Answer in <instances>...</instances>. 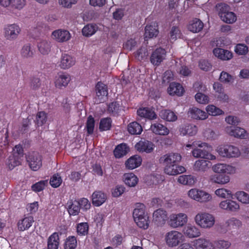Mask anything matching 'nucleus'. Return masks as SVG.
Returning <instances> with one entry per match:
<instances>
[{"label":"nucleus","mask_w":249,"mask_h":249,"mask_svg":"<svg viewBox=\"0 0 249 249\" xmlns=\"http://www.w3.org/2000/svg\"><path fill=\"white\" fill-rule=\"evenodd\" d=\"M194 148L192 151V156L196 158H202L210 160H215L216 157L210 151L212 149L211 145L200 141L193 142Z\"/></svg>","instance_id":"f257e3e1"},{"label":"nucleus","mask_w":249,"mask_h":249,"mask_svg":"<svg viewBox=\"0 0 249 249\" xmlns=\"http://www.w3.org/2000/svg\"><path fill=\"white\" fill-rule=\"evenodd\" d=\"M196 225L202 229L209 230L215 224V217L213 214L206 212H199L194 217Z\"/></svg>","instance_id":"f03ea898"},{"label":"nucleus","mask_w":249,"mask_h":249,"mask_svg":"<svg viewBox=\"0 0 249 249\" xmlns=\"http://www.w3.org/2000/svg\"><path fill=\"white\" fill-rule=\"evenodd\" d=\"M215 150L223 158H238L241 155L240 150L238 147L230 144L219 145Z\"/></svg>","instance_id":"7ed1b4c3"},{"label":"nucleus","mask_w":249,"mask_h":249,"mask_svg":"<svg viewBox=\"0 0 249 249\" xmlns=\"http://www.w3.org/2000/svg\"><path fill=\"white\" fill-rule=\"evenodd\" d=\"M188 198L200 203H208L213 200L212 196L207 192L197 188H192L187 192Z\"/></svg>","instance_id":"20e7f679"},{"label":"nucleus","mask_w":249,"mask_h":249,"mask_svg":"<svg viewBox=\"0 0 249 249\" xmlns=\"http://www.w3.org/2000/svg\"><path fill=\"white\" fill-rule=\"evenodd\" d=\"M183 234L178 231L172 230L167 232L164 236L166 245L170 248L178 246L183 241Z\"/></svg>","instance_id":"39448f33"},{"label":"nucleus","mask_w":249,"mask_h":249,"mask_svg":"<svg viewBox=\"0 0 249 249\" xmlns=\"http://www.w3.org/2000/svg\"><path fill=\"white\" fill-rule=\"evenodd\" d=\"M188 219V216L185 213H173L169 217L168 225L174 229L182 227L187 223Z\"/></svg>","instance_id":"423d86ee"},{"label":"nucleus","mask_w":249,"mask_h":249,"mask_svg":"<svg viewBox=\"0 0 249 249\" xmlns=\"http://www.w3.org/2000/svg\"><path fill=\"white\" fill-rule=\"evenodd\" d=\"M168 218L167 211L160 208L154 211L152 215V222L157 227H163Z\"/></svg>","instance_id":"0eeeda50"},{"label":"nucleus","mask_w":249,"mask_h":249,"mask_svg":"<svg viewBox=\"0 0 249 249\" xmlns=\"http://www.w3.org/2000/svg\"><path fill=\"white\" fill-rule=\"evenodd\" d=\"M21 32V29L17 24L6 25L4 28V36L8 40H14L18 38Z\"/></svg>","instance_id":"6e6552de"},{"label":"nucleus","mask_w":249,"mask_h":249,"mask_svg":"<svg viewBox=\"0 0 249 249\" xmlns=\"http://www.w3.org/2000/svg\"><path fill=\"white\" fill-rule=\"evenodd\" d=\"M26 159L30 168L34 171L38 170L42 166V157L37 152L29 153Z\"/></svg>","instance_id":"1a4fd4ad"},{"label":"nucleus","mask_w":249,"mask_h":249,"mask_svg":"<svg viewBox=\"0 0 249 249\" xmlns=\"http://www.w3.org/2000/svg\"><path fill=\"white\" fill-rule=\"evenodd\" d=\"M213 171L216 174L233 175L236 173L235 167L228 164L218 163L212 166Z\"/></svg>","instance_id":"9d476101"},{"label":"nucleus","mask_w":249,"mask_h":249,"mask_svg":"<svg viewBox=\"0 0 249 249\" xmlns=\"http://www.w3.org/2000/svg\"><path fill=\"white\" fill-rule=\"evenodd\" d=\"M182 159L181 155L178 153H170L162 156L159 161L162 164H173L178 165Z\"/></svg>","instance_id":"9b49d317"},{"label":"nucleus","mask_w":249,"mask_h":249,"mask_svg":"<svg viewBox=\"0 0 249 249\" xmlns=\"http://www.w3.org/2000/svg\"><path fill=\"white\" fill-rule=\"evenodd\" d=\"M225 131L230 136L236 138L244 139L248 137L247 131L239 126H228L225 127Z\"/></svg>","instance_id":"f8f14e48"},{"label":"nucleus","mask_w":249,"mask_h":249,"mask_svg":"<svg viewBox=\"0 0 249 249\" xmlns=\"http://www.w3.org/2000/svg\"><path fill=\"white\" fill-rule=\"evenodd\" d=\"M218 207L221 210L230 212H236L240 209L238 203L228 198L220 201L218 204Z\"/></svg>","instance_id":"ddd939ff"},{"label":"nucleus","mask_w":249,"mask_h":249,"mask_svg":"<svg viewBox=\"0 0 249 249\" xmlns=\"http://www.w3.org/2000/svg\"><path fill=\"white\" fill-rule=\"evenodd\" d=\"M51 37L53 40L57 42H65L71 39V34L67 30L57 29L52 33Z\"/></svg>","instance_id":"4468645a"},{"label":"nucleus","mask_w":249,"mask_h":249,"mask_svg":"<svg viewBox=\"0 0 249 249\" xmlns=\"http://www.w3.org/2000/svg\"><path fill=\"white\" fill-rule=\"evenodd\" d=\"M96 102L101 103L104 102L107 98L108 89L107 86L104 83L99 82L95 87Z\"/></svg>","instance_id":"2eb2a0df"},{"label":"nucleus","mask_w":249,"mask_h":249,"mask_svg":"<svg viewBox=\"0 0 249 249\" xmlns=\"http://www.w3.org/2000/svg\"><path fill=\"white\" fill-rule=\"evenodd\" d=\"M187 114L189 117L197 120H204L208 118V115L205 111L195 107H190Z\"/></svg>","instance_id":"dca6fc26"},{"label":"nucleus","mask_w":249,"mask_h":249,"mask_svg":"<svg viewBox=\"0 0 249 249\" xmlns=\"http://www.w3.org/2000/svg\"><path fill=\"white\" fill-rule=\"evenodd\" d=\"M164 167V172L169 176H176L186 172V169L184 167L173 164H163Z\"/></svg>","instance_id":"f3484780"},{"label":"nucleus","mask_w":249,"mask_h":249,"mask_svg":"<svg viewBox=\"0 0 249 249\" xmlns=\"http://www.w3.org/2000/svg\"><path fill=\"white\" fill-rule=\"evenodd\" d=\"M209 160L206 159H199L195 161L193 168L196 172L204 173L210 169L211 163Z\"/></svg>","instance_id":"a211bd4d"},{"label":"nucleus","mask_w":249,"mask_h":249,"mask_svg":"<svg viewBox=\"0 0 249 249\" xmlns=\"http://www.w3.org/2000/svg\"><path fill=\"white\" fill-rule=\"evenodd\" d=\"M154 147L153 143L147 140L140 141L135 145V149L139 152L147 153L152 152Z\"/></svg>","instance_id":"6ab92c4d"},{"label":"nucleus","mask_w":249,"mask_h":249,"mask_svg":"<svg viewBox=\"0 0 249 249\" xmlns=\"http://www.w3.org/2000/svg\"><path fill=\"white\" fill-rule=\"evenodd\" d=\"M166 52L164 49L159 48L153 52L150 61L154 65L158 66L165 59Z\"/></svg>","instance_id":"aec40b11"},{"label":"nucleus","mask_w":249,"mask_h":249,"mask_svg":"<svg viewBox=\"0 0 249 249\" xmlns=\"http://www.w3.org/2000/svg\"><path fill=\"white\" fill-rule=\"evenodd\" d=\"M2 7L11 6L13 10L17 11L21 10L26 4V0H5Z\"/></svg>","instance_id":"412c9836"},{"label":"nucleus","mask_w":249,"mask_h":249,"mask_svg":"<svg viewBox=\"0 0 249 249\" xmlns=\"http://www.w3.org/2000/svg\"><path fill=\"white\" fill-rule=\"evenodd\" d=\"M71 81V76L69 74L62 73L56 76L54 84L55 86L58 89H63L67 87Z\"/></svg>","instance_id":"4be33fe9"},{"label":"nucleus","mask_w":249,"mask_h":249,"mask_svg":"<svg viewBox=\"0 0 249 249\" xmlns=\"http://www.w3.org/2000/svg\"><path fill=\"white\" fill-rule=\"evenodd\" d=\"M183 234L190 238L197 237L201 234L200 230L195 225L192 224H187L183 229Z\"/></svg>","instance_id":"5701e85b"},{"label":"nucleus","mask_w":249,"mask_h":249,"mask_svg":"<svg viewBox=\"0 0 249 249\" xmlns=\"http://www.w3.org/2000/svg\"><path fill=\"white\" fill-rule=\"evenodd\" d=\"M75 62L74 57L69 54L64 53L61 56L59 66L63 69H68L74 66Z\"/></svg>","instance_id":"b1692460"},{"label":"nucleus","mask_w":249,"mask_h":249,"mask_svg":"<svg viewBox=\"0 0 249 249\" xmlns=\"http://www.w3.org/2000/svg\"><path fill=\"white\" fill-rule=\"evenodd\" d=\"M107 197V195L103 192L96 191L91 195L92 204L96 207H99L104 203Z\"/></svg>","instance_id":"393cba45"},{"label":"nucleus","mask_w":249,"mask_h":249,"mask_svg":"<svg viewBox=\"0 0 249 249\" xmlns=\"http://www.w3.org/2000/svg\"><path fill=\"white\" fill-rule=\"evenodd\" d=\"M123 180L124 183L129 187H135L139 182L138 177L132 172L124 173L123 176Z\"/></svg>","instance_id":"a878e982"},{"label":"nucleus","mask_w":249,"mask_h":249,"mask_svg":"<svg viewBox=\"0 0 249 249\" xmlns=\"http://www.w3.org/2000/svg\"><path fill=\"white\" fill-rule=\"evenodd\" d=\"M196 249H216L213 242L209 239L199 238L195 241Z\"/></svg>","instance_id":"bb28decb"},{"label":"nucleus","mask_w":249,"mask_h":249,"mask_svg":"<svg viewBox=\"0 0 249 249\" xmlns=\"http://www.w3.org/2000/svg\"><path fill=\"white\" fill-rule=\"evenodd\" d=\"M142 162L141 157L137 155L132 156L125 162V166L128 170H133L139 167Z\"/></svg>","instance_id":"cd10ccee"},{"label":"nucleus","mask_w":249,"mask_h":249,"mask_svg":"<svg viewBox=\"0 0 249 249\" xmlns=\"http://www.w3.org/2000/svg\"><path fill=\"white\" fill-rule=\"evenodd\" d=\"M150 129L154 134L159 135L166 136L170 132L166 126L157 122L151 124Z\"/></svg>","instance_id":"c85d7f7f"},{"label":"nucleus","mask_w":249,"mask_h":249,"mask_svg":"<svg viewBox=\"0 0 249 249\" xmlns=\"http://www.w3.org/2000/svg\"><path fill=\"white\" fill-rule=\"evenodd\" d=\"M213 53L215 57L222 60H229L232 57V53L231 52L220 48H214Z\"/></svg>","instance_id":"c756f323"},{"label":"nucleus","mask_w":249,"mask_h":249,"mask_svg":"<svg viewBox=\"0 0 249 249\" xmlns=\"http://www.w3.org/2000/svg\"><path fill=\"white\" fill-rule=\"evenodd\" d=\"M159 30L157 23L154 22L146 25L145 28L144 38L147 39L157 36Z\"/></svg>","instance_id":"7c9ffc66"},{"label":"nucleus","mask_w":249,"mask_h":249,"mask_svg":"<svg viewBox=\"0 0 249 249\" xmlns=\"http://www.w3.org/2000/svg\"><path fill=\"white\" fill-rule=\"evenodd\" d=\"M196 181V178L192 175H180L177 178V182L183 185L192 186Z\"/></svg>","instance_id":"2f4dec72"},{"label":"nucleus","mask_w":249,"mask_h":249,"mask_svg":"<svg viewBox=\"0 0 249 249\" xmlns=\"http://www.w3.org/2000/svg\"><path fill=\"white\" fill-rule=\"evenodd\" d=\"M66 206L69 214L71 215H77L80 212L79 203L76 200H69Z\"/></svg>","instance_id":"473e14b6"},{"label":"nucleus","mask_w":249,"mask_h":249,"mask_svg":"<svg viewBox=\"0 0 249 249\" xmlns=\"http://www.w3.org/2000/svg\"><path fill=\"white\" fill-rule=\"evenodd\" d=\"M34 218L32 216H27L18 221V229L24 231L28 229L34 223Z\"/></svg>","instance_id":"72a5a7b5"},{"label":"nucleus","mask_w":249,"mask_h":249,"mask_svg":"<svg viewBox=\"0 0 249 249\" xmlns=\"http://www.w3.org/2000/svg\"><path fill=\"white\" fill-rule=\"evenodd\" d=\"M168 93L170 95H182L184 93V89L179 83H171L167 89Z\"/></svg>","instance_id":"f704fd0d"},{"label":"nucleus","mask_w":249,"mask_h":249,"mask_svg":"<svg viewBox=\"0 0 249 249\" xmlns=\"http://www.w3.org/2000/svg\"><path fill=\"white\" fill-rule=\"evenodd\" d=\"M59 235L55 232L52 234L47 240L48 249H58L59 245Z\"/></svg>","instance_id":"c9c22d12"},{"label":"nucleus","mask_w":249,"mask_h":249,"mask_svg":"<svg viewBox=\"0 0 249 249\" xmlns=\"http://www.w3.org/2000/svg\"><path fill=\"white\" fill-rule=\"evenodd\" d=\"M137 114L142 118H146L149 120H153L157 118L155 112L148 107L140 108L137 110Z\"/></svg>","instance_id":"e433bc0d"},{"label":"nucleus","mask_w":249,"mask_h":249,"mask_svg":"<svg viewBox=\"0 0 249 249\" xmlns=\"http://www.w3.org/2000/svg\"><path fill=\"white\" fill-rule=\"evenodd\" d=\"M159 116L160 118L167 122H175L178 119L177 115L169 109H163L160 111Z\"/></svg>","instance_id":"4c0bfd02"},{"label":"nucleus","mask_w":249,"mask_h":249,"mask_svg":"<svg viewBox=\"0 0 249 249\" xmlns=\"http://www.w3.org/2000/svg\"><path fill=\"white\" fill-rule=\"evenodd\" d=\"M39 51L43 54H48L51 50V43L48 39H40L37 43Z\"/></svg>","instance_id":"58836bf2"},{"label":"nucleus","mask_w":249,"mask_h":249,"mask_svg":"<svg viewBox=\"0 0 249 249\" xmlns=\"http://www.w3.org/2000/svg\"><path fill=\"white\" fill-rule=\"evenodd\" d=\"M180 133L181 135L194 136L196 135L197 132V127L192 124H186L182 126L179 129Z\"/></svg>","instance_id":"ea45409f"},{"label":"nucleus","mask_w":249,"mask_h":249,"mask_svg":"<svg viewBox=\"0 0 249 249\" xmlns=\"http://www.w3.org/2000/svg\"><path fill=\"white\" fill-rule=\"evenodd\" d=\"M225 225L228 230L232 232L233 231L237 230L241 226L242 222L235 217H231L226 220Z\"/></svg>","instance_id":"a19ab883"},{"label":"nucleus","mask_w":249,"mask_h":249,"mask_svg":"<svg viewBox=\"0 0 249 249\" xmlns=\"http://www.w3.org/2000/svg\"><path fill=\"white\" fill-rule=\"evenodd\" d=\"M214 194L218 197L222 199L232 198V194L231 190L224 188L217 189L214 191Z\"/></svg>","instance_id":"79ce46f5"},{"label":"nucleus","mask_w":249,"mask_h":249,"mask_svg":"<svg viewBox=\"0 0 249 249\" xmlns=\"http://www.w3.org/2000/svg\"><path fill=\"white\" fill-rule=\"evenodd\" d=\"M145 207L142 203H138L135 205V209L133 211V215L134 219L141 217L148 216L147 214L145 212Z\"/></svg>","instance_id":"37998d69"},{"label":"nucleus","mask_w":249,"mask_h":249,"mask_svg":"<svg viewBox=\"0 0 249 249\" xmlns=\"http://www.w3.org/2000/svg\"><path fill=\"white\" fill-rule=\"evenodd\" d=\"M129 151V149L125 143L118 145L114 150V154L116 158H120L125 155Z\"/></svg>","instance_id":"c03bdc74"},{"label":"nucleus","mask_w":249,"mask_h":249,"mask_svg":"<svg viewBox=\"0 0 249 249\" xmlns=\"http://www.w3.org/2000/svg\"><path fill=\"white\" fill-rule=\"evenodd\" d=\"M203 27V23L199 19L196 18L192 21L188 25V29L192 32H200Z\"/></svg>","instance_id":"a18cd8bd"},{"label":"nucleus","mask_w":249,"mask_h":249,"mask_svg":"<svg viewBox=\"0 0 249 249\" xmlns=\"http://www.w3.org/2000/svg\"><path fill=\"white\" fill-rule=\"evenodd\" d=\"M98 27L95 24H89L85 25L82 29V35L86 37L91 36L97 31Z\"/></svg>","instance_id":"49530a36"},{"label":"nucleus","mask_w":249,"mask_h":249,"mask_svg":"<svg viewBox=\"0 0 249 249\" xmlns=\"http://www.w3.org/2000/svg\"><path fill=\"white\" fill-rule=\"evenodd\" d=\"M127 130L132 135H139L142 133V128L139 123L133 122L128 125Z\"/></svg>","instance_id":"de8ad7c7"},{"label":"nucleus","mask_w":249,"mask_h":249,"mask_svg":"<svg viewBox=\"0 0 249 249\" xmlns=\"http://www.w3.org/2000/svg\"><path fill=\"white\" fill-rule=\"evenodd\" d=\"M234 196L236 199L242 204H249V194L243 191H237L235 193Z\"/></svg>","instance_id":"09e8293b"},{"label":"nucleus","mask_w":249,"mask_h":249,"mask_svg":"<svg viewBox=\"0 0 249 249\" xmlns=\"http://www.w3.org/2000/svg\"><path fill=\"white\" fill-rule=\"evenodd\" d=\"M21 163L19 156L15 155H10L7 159L6 164L9 169L12 170Z\"/></svg>","instance_id":"8fccbe9b"},{"label":"nucleus","mask_w":249,"mask_h":249,"mask_svg":"<svg viewBox=\"0 0 249 249\" xmlns=\"http://www.w3.org/2000/svg\"><path fill=\"white\" fill-rule=\"evenodd\" d=\"M77 246L76 238L74 236H70L66 239L64 245V249H75Z\"/></svg>","instance_id":"3c124183"},{"label":"nucleus","mask_w":249,"mask_h":249,"mask_svg":"<svg viewBox=\"0 0 249 249\" xmlns=\"http://www.w3.org/2000/svg\"><path fill=\"white\" fill-rule=\"evenodd\" d=\"M206 110L208 115L215 116L224 114V111L222 110L213 105L207 106L206 107Z\"/></svg>","instance_id":"603ef678"},{"label":"nucleus","mask_w":249,"mask_h":249,"mask_svg":"<svg viewBox=\"0 0 249 249\" xmlns=\"http://www.w3.org/2000/svg\"><path fill=\"white\" fill-rule=\"evenodd\" d=\"M138 227L143 229H147L149 227V220L148 216L141 217L134 219Z\"/></svg>","instance_id":"864d4df0"},{"label":"nucleus","mask_w":249,"mask_h":249,"mask_svg":"<svg viewBox=\"0 0 249 249\" xmlns=\"http://www.w3.org/2000/svg\"><path fill=\"white\" fill-rule=\"evenodd\" d=\"M221 19L226 23L231 24L236 21V16L234 13L229 11L228 13H225L224 15L222 16Z\"/></svg>","instance_id":"5fc2aeb1"},{"label":"nucleus","mask_w":249,"mask_h":249,"mask_svg":"<svg viewBox=\"0 0 249 249\" xmlns=\"http://www.w3.org/2000/svg\"><path fill=\"white\" fill-rule=\"evenodd\" d=\"M89 225L87 222H82L77 226V232L80 235L84 236L88 234Z\"/></svg>","instance_id":"6e6d98bb"},{"label":"nucleus","mask_w":249,"mask_h":249,"mask_svg":"<svg viewBox=\"0 0 249 249\" xmlns=\"http://www.w3.org/2000/svg\"><path fill=\"white\" fill-rule=\"evenodd\" d=\"M111 126V120L109 118H105L101 120L99 129L101 131L109 130Z\"/></svg>","instance_id":"4d7b16f0"},{"label":"nucleus","mask_w":249,"mask_h":249,"mask_svg":"<svg viewBox=\"0 0 249 249\" xmlns=\"http://www.w3.org/2000/svg\"><path fill=\"white\" fill-rule=\"evenodd\" d=\"M47 120V113L44 111H40L37 113L36 116V122L38 126L44 124Z\"/></svg>","instance_id":"13d9d810"},{"label":"nucleus","mask_w":249,"mask_h":249,"mask_svg":"<svg viewBox=\"0 0 249 249\" xmlns=\"http://www.w3.org/2000/svg\"><path fill=\"white\" fill-rule=\"evenodd\" d=\"M235 52L238 55H246L249 52L248 47L244 44H237L234 48Z\"/></svg>","instance_id":"bf43d9fd"},{"label":"nucleus","mask_w":249,"mask_h":249,"mask_svg":"<svg viewBox=\"0 0 249 249\" xmlns=\"http://www.w3.org/2000/svg\"><path fill=\"white\" fill-rule=\"evenodd\" d=\"M20 54L23 58H28L32 57L33 52L31 50L30 45L29 44L24 45L21 50Z\"/></svg>","instance_id":"052dcab7"},{"label":"nucleus","mask_w":249,"mask_h":249,"mask_svg":"<svg viewBox=\"0 0 249 249\" xmlns=\"http://www.w3.org/2000/svg\"><path fill=\"white\" fill-rule=\"evenodd\" d=\"M216 9L218 15L221 18V16L224 15L225 13L230 11V7L225 3H221L216 5Z\"/></svg>","instance_id":"680f3d73"},{"label":"nucleus","mask_w":249,"mask_h":249,"mask_svg":"<svg viewBox=\"0 0 249 249\" xmlns=\"http://www.w3.org/2000/svg\"><path fill=\"white\" fill-rule=\"evenodd\" d=\"M219 80L224 83H230L233 81L232 76L228 72L223 71L221 72L219 76Z\"/></svg>","instance_id":"e2e57ef3"},{"label":"nucleus","mask_w":249,"mask_h":249,"mask_svg":"<svg viewBox=\"0 0 249 249\" xmlns=\"http://www.w3.org/2000/svg\"><path fill=\"white\" fill-rule=\"evenodd\" d=\"M125 189V187L123 185H117L112 189V195L114 197H118L124 192Z\"/></svg>","instance_id":"0e129e2a"},{"label":"nucleus","mask_w":249,"mask_h":249,"mask_svg":"<svg viewBox=\"0 0 249 249\" xmlns=\"http://www.w3.org/2000/svg\"><path fill=\"white\" fill-rule=\"evenodd\" d=\"M94 125L95 121L94 118L91 116H89L86 123V129L89 134H91L93 132Z\"/></svg>","instance_id":"69168bd1"},{"label":"nucleus","mask_w":249,"mask_h":249,"mask_svg":"<svg viewBox=\"0 0 249 249\" xmlns=\"http://www.w3.org/2000/svg\"><path fill=\"white\" fill-rule=\"evenodd\" d=\"M195 99L197 102L201 104H207L209 102V97L200 92H198L196 94Z\"/></svg>","instance_id":"338daca9"},{"label":"nucleus","mask_w":249,"mask_h":249,"mask_svg":"<svg viewBox=\"0 0 249 249\" xmlns=\"http://www.w3.org/2000/svg\"><path fill=\"white\" fill-rule=\"evenodd\" d=\"M62 181L61 177L58 174H55L51 178L50 183L52 187L57 188L61 185Z\"/></svg>","instance_id":"774afa93"}]
</instances>
